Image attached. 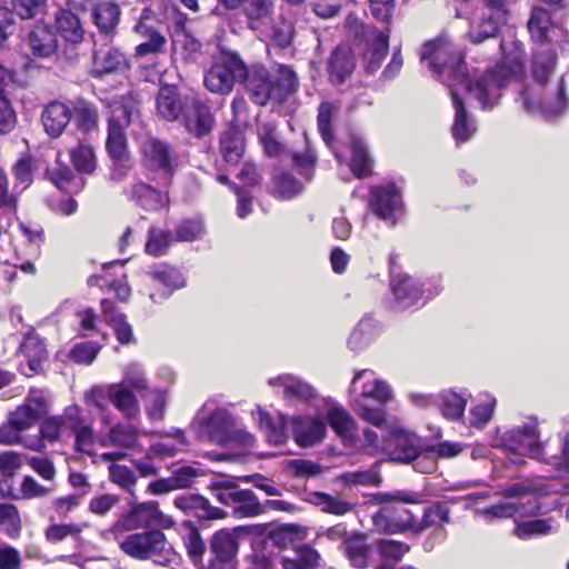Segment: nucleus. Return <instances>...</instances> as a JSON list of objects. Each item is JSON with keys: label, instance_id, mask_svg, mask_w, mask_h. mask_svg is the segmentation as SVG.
Wrapping results in <instances>:
<instances>
[{"label": "nucleus", "instance_id": "f257e3e1", "mask_svg": "<svg viewBox=\"0 0 569 569\" xmlns=\"http://www.w3.org/2000/svg\"><path fill=\"white\" fill-rule=\"evenodd\" d=\"M501 50L502 61L472 82L463 56L450 42L432 40L426 42L421 49V62L431 72L440 76L441 81L450 88L455 107L452 136L458 143L468 141L477 131L475 121L467 114L460 90L472 94L483 110H491L498 104L502 89L512 81L517 82L522 74L519 44H502Z\"/></svg>", "mask_w": 569, "mask_h": 569}, {"label": "nucleus", "instance_id": "f03ea898", "mask_svg": "<svg viewBox=\"0 0 569 569\" xmlns=\"http://www.w3.org/2000/svg\"><path fill=\"white\" fill-rule=\"evenodd\" d=\"M507 43H518L521 50V67H523L525 61V50L521 42L517 40H512L509 42H501L502 44ZM555 66H552L542 77L541 79L537 78L532 72V78L535 80L533 86H526L522 83L525 78V68H522V74L517 82L512 81L507 84L516 86L519 90V101H521L522 107L528 112H540L545 117L551 118L557 117L565 113L569 108V98L567 94V88L563 77L551 80V77L555 71Z\"/></svg>", "mask_w": 569, "mask_h": 569}, {"label": "nucleus", "instance_id": "7ed1b4c3", "mask_svg": "<svg viewBox=\"0 0 569 569\" xmlns=\"http://www.w3.org/2000/svg\"><path fill=\"white\" fill-rule=\"evenodd\" d=\"M528 30L536 43L533 50L531 71L541 77L556 64L557 49L565 52L569 47L568 31L551 21L549 10L535 7L528 21Z\"/></svg>", "mask_w": 569, "mask_h": 569}, {"label": "nucleus", "instance_id": "20e7f679", "mask_svg": "<svg viewBox=\"0 0 569 569\" xmlns=\"http://www.w3.org/2000/svg\"><path fill=\"white\" fill-rule=\"evenodd\" d=\"M242 81L251 100L259 106H264L270 100L283 101L299 86L296 72L283 64L278 67L277 74L270 73L264 67H253L250 71L247 70Z\"/></svg>", "mask_w": 569, "mask_h": 569}, {"label": "nucleus", "instance_id": "39448f33", "mask_svg": "<svg viewBox=\"0 0 569 569\" xmlns=\"http://www.w3.org/2000/svg\"><path fill=\"white\" fill-rule=\"evenodd\" d=\"M120 549L128 556L139 559H150L154 563L176 569L181 563V557L177 553L166 536L160 530H149L131 533L119 541Z\"/></svg>", "mask_w": 569, "mask_h": 569}, {"label": "nucleus", "instance_id": "423d86ee", "mask_svg": "<svg viewBox=\"0 0 569 569\" xmlns=\"http://www.w3.org/2000/svg\"><path fill=\"white\" fill-rule=\"evenodd\" d=\"M496 447L513 455L515 458H510V461L517 466L525 462L523 456L542 462L547 458L546 442L540 440L538 421L536 419H530L503 432Z\"/></svg>", "mask_w": 569, "mask_h": 569}, {"label": "nucleus", "instance_id": "0eeeda50", "mask_svg": "<svg viewBox=\"0 0 569 569\" xmlns=\"http://www.w3.org/2000/svg\"><path fill=\"white\" fill-rule=\"evenodd\" d=\"M87 405L101 411V422L109 425L111 417L106 412V400H109L126 418L133 419L140 412V407L134 393L124 383H112L107 387H93L86 392Z\"/></svg>", "mask_w": 569, "mask_h": 569}, {"label": "nucleus", "instance_id": "6e6552de", "mask_svg": "<svg viewBox=\"0 0 569 569\" xmlns=\"http://www.w3.org/2000/svg\"><path fill=\"white\" fill-rule=\"evenodd\" d=\"M141 163L164 184H169L180 164L176 149L167 141L148 137L140 143Z\"/></svg>", "mask_w": 569, "mask_h": 569}, {"label": "nucleus", "instance_id": "1a4fd4ad", "mask_svg": "<svg viewBox=\"0 0 569 569\" xmlns=\"http://www.w3.org/2000/svg\"><path fill=\"white\" fill-rule=\"evenodd\" d=\"M199 416L200 425L206 429L209 438L220 446H240L250 448L254 437L244 429L237 428L232 415L222 408H216L208 417Z\"/></svg>", "mask_w": 569, "mask_h": 569}, {"label": "nucleus", "instance_id": "9d476101", "mask_svg": "<svg viewBox=\"0 0 569 569\" xmlns=\"http://www.w3.org/2000/svg\"><path fill=\"white\" fill-rule=\"evenodd\" d=\"M386 498L390 502L396 501V503L385 505L372 515L375 530L380 533L392 535L412 528L415 525L412 513L399 502L417 503V495L398 491L393 495H387Z\"/></svg>", "mask_w": 569, "mask_h": 569}, {"label": "nucleus", "instance_id": "9b49d317", "mask_svg": "<svg viewBox=\"0 0 569 569\" xmlns=\"http://www.w3.org/2000/svg\"><path fill=\"white\" fill-rule=\"evenodd\" d=\"M247 76V66L232 52H222L204 74L206 88L218 94H228Z\"/></svg>", "mask_w": 569, "mask_h": 569}, {"label": "nucleus", "instance_id": "f8f14e48", "mask_svg": "<svg viewBox=\"0 0 569 569\" xmlns=\"http://www.w3.org/2000/svg\"><path fill=\"white\" fill-rule=\"evenodd\" d=\"M107 149L114 159H121L127 152L124 129L130 124L136 112V102L130 97H120L109 103Z\"/></svg>", "mask_w": 569, "mask_h": 569}, {"label": "nucleus", "instance_id": "ddd939ff", "mask_svg": "<svg viewBox=\"0 0 569 569\" xmlns=\"http://www.w3.org/2000/svg\"><path fill=\"white\" fill-rule=\"evenodd\" d=\"M140 430L131 423L118 422L97 437L100 447H116L118 450L101 453V460L114 462L127 458V450L142 451Z\"/></svg>", "mask_w": 569, "mask_h": 569}, {"label": "nucleus", "instance_id": "4468645a", "mask_svg": "<svg viewBox=\"0 0 569 569\" xmlns=\"http://www.w3.org/2000/svg\"><path fill=\"white\" fill-rule=\"evenodd\" d=\"M248 531L247 527L216 532L210 542L208 563H200V569H236L240 536Z\"/></svg>", "mask_w": 569, "mask_h": 569}, {"label": "nucleus", "instance_id": "2eb2a0df", "mask_svg": "<svg viewBox=\"0 0 569 569\" xmlns=\"http://www.w3.org/2000/svg\"><path fill=\"white\" fill-rule=\"evenodd\" d=\"M507 4L508 0H486V4L473 12L468 31L472 43L478 44L496 37L507 13Z\"/></svg>", "mask_w": 569, "mask_h": 569}, {"label": "nucleus", "instance_id": "dca6fc26", "mask_svg": "<svg viewBox=\"0 0 569 569\" xmlns=\"http://www.w3.org/2000/svg\"><path fill=\"white\" fill-rule=\"evenodd\" d=\"M369 204L372 212L391 227L403 216L402 196L393 183L373 187Z\"/></svg>", "mask_w": 569, "mask_h": 569}, {"label": "nucleus", "instance_id": "f3484780", "mask_svg": "<svg viewBox=\"0 0 569 569\" xmlns=\"http://www.w3.org/2000/svg\"><path fill=\"white\" fill-rule=\"evenodd\" d=\"M182 119L187 131L197 138L209 134L216 122L210 108L201 100L194 98L184 100Z\"/></svg>", "mask_w": 569, "mask_h": 569}, {"label": "nucleus", "instance_id": "a211bd4d", "mask_svg": "<svg viewBox=\"0 0 569 569\" xmlns=\"http://www.w3.org/2000/svg\"><path fill=\"white\" fill-rule=\"evenodd\" d=\"M383 449L390 450L395 461L408 463L420 457L419 438L400 428H392L388 438H383Z\"/></svg>", "mask_w": 569, "mask_h": 569}, {"label": "nucleus", "instance_id": "6ab92c4d", "mask_svg": "<svg viewBox=\"0 0 569 569\" xmlns=\"http://www.w3.org/2000/svg\"><path fill=\"white\" fill-rule=\"evenodd\" d=\"M134 31L143 41L136 47L137 57L159 54L164 52L167 38L163 30L154 20L142 17L134 26Z\"/></svg>", "mask_w": 569, "mask_h": 569}, {"label": "nucleus", "instance_id": "aec40b11", "mask_svg": "<svg viewBox=\"0 0 569 569\" xmlns=\"http://www.w3.org/2000/svg\"><path fill=\"white\" fill-rule=\"evenodd\" d=\"M391 308L403 311L415 306L422 296L419 282L408 274H397L391 278Z\"/></svg>", "mask_w": 569, "mask_h": 569}, {"label": "nucleus", "instance_id": "412c9836", "mask_svg": "<svg viewBox=\"0 0 569 569\" xmlns=\"http://www.w3.org/2000/svg\"><path fill=\"white\" fill-rule=\"evenodd\" d=\"M366 52L363 53L365 69L369 73H375L382 64L389 48V30H378L376 27L367 29Z\"/></svg>", "mask_w": 569, "mask_h": 569}, {"label": "nucleus", "instance_id": "4be33fe9", "mask_svg": "<svg viewBox=\"0 0 569 569\" xmlns=\"http://www.w3.org/2000/svg\"><path fill=\"white\" fill-rule=\"evenodd\" d=\"M291 429L296 442L300 447H311L320 442L327 430L320 417L297 416L291 419Z\"/></svg>", "mask_w": 569, "mask_h": 569}, {"label": "nucleus", "instance_id": "5701e85b", "mask_svg": "<svg viewBox=\"0 0 569 569\" xmlns=\"http://www.w3.org/2000/svg\"><path fill=\"white\" fill-rule=\"evenodd\" d=\"M128 68L129 60L119 49L113 47L93 49L91 74L94 78L122 72Z\"/></svg>", "mask_w": 569, "mask_h": 569}, {"label": "nucleus", "instance_id": "b1692460", "mask_svg": "<svg viewBox=\"0 0 569 569\" xmlns=\"http://www.w3.org/2000/svg\"><path fill=\"white\" fill-rule=\"evenodd\" d=\"M72 110L63 102L51 101L44 106L41 112V122L44 131L51 138H58L62 134L69 124Z\"/></svg>", "mask_w": 569, "mask_h": 569}, {"label": "nucleus", "instance_id": "393cba45", "mask_svg": "<svg viewBox=\"0 0 569 569\" xmlns=\"http://www.w3.org/2000/svg\"><path fill=\"white\" fill-rule=\"evenodd\" d=\"M361 379L365 380L361 388V396L363 398H371L381 405L392 399L390 386L385 380L376 378L375 373L367 369L360 370L355 375L351 381V391L356 389L358 381Z\"/></svg>", "mask_w": 569, "mask_h": 569}, {"label": "nucleus", "instance_id": "a878e982", "mask_svg": "<svg viewBox=\"0 0 569 569\" xmlns=\"http://www.w3.org/2000/svg\"><path fill=\"white\" fill-rule=\"evenodd\" d=\"M329 426L336 435L346 443L352 445L357 438V426L355 419L341 406L331 403L326 412Z\"/></svg>", "mask_w": 569, "mask_h": 569}, {"label": "nucleus", "instance_id": "bb28decb", "mask_svg": "<svg viewBox=\"0 0 569 569\" xmlns=\"http://www.w3.org/2000/svg\"><path fill=\"white\" fill-rule=\"evenodd\" d=\"M272 387H281L283 397L289 401H309L316 397L315 388L308 382L291 375H281L269 379Z\"/></svg>", "mask_w": 569, "mask_h": 569}, {"label": "nucleus", "instance_id": "cd10ccee", "mask_svg": "<svg viewBox=\"0 0 569 569\" xmlns=\"http://www.w3.org/2000/svg\"><path fill=\"white\" fill-rule=\"evenodd\" d=\"M273 0H247L243 13L251 30L264 31L273 21Z\"/></svg>", "mask_w": 569, "mask_h": 569}, {"label": "nucleus", "instance_id": "c85d7f7f", "mask_svg": "<svg viewBox=\"0 0 569 569\" xmlns=\"http://www.w3.org/2000/svg\"><path fill=\"white\" fill-rule=\"evenodd\" d=\"M173 503L184 513H193L199 518L219 519L224 516L221 509L211 506L210 502L200 495H182L176 497Z\"/></svg>", "mask_w": 569, "mask_h": 569}, {"label": "nucleus", "instance_id": "c756f323", "mask_svg": "<svg viewBox=\"0 0 569 569\" xmlns=\"http://www.w3.org/2000/svg\"><path fill=\"white\" fill-rule=\"evenodd\" d=\"M253 418L259 422L268 442L281 445L287 440V418L282 413L272 417L267 411L258 408L253 412Z\"/></svg>", "mask_w": 569, "mask_h": 569}, {"label": "nucleus", "instance_id": "7c9ffc66", "mask_svg": "<svg viewBox=\"0 0 569 569\" xmlns=\"http://www.w3.org/2000/svg\"><path fill=\"white\" fill-rule=\"evenodd\" d=\"M131 198L147 211H158L169 204L166 192L158 191L144 182H137L131 188Z\"/></svg>", "mask_w": 569, "mask_h": 569}, {"label": "nucleus", "instance_id": "2f4dec72", "mask_svg": "<svg viewBox=\"0 0 569 569\" xmlns=\"http://www.w3.org/2000/svg\"><path fill=\"white\" fill-rule=\"evenodd\" d=\"M188 440L180 429H172L161 436V440L150 446L148 455L159 458H171L188 447Z\"/></svg>", "mask_w": 569, "mask_h": 569}, {"label": "nucleus", "instance_id": "473e14b6", "mask_svg": "<svg viewBox=\"0 0 569 569\" xmlns=\"http://www.w3.org/2000/svg\"><path fill=\"white\" fill-rule=\"evenodd\" d=\"M102 313L109 325L113 328L116 337L121 345H128L133 341V331L124 313L120 312L113 303L103 299L101 301Z\"/></svg>", "mask_w": 569, "mask_h": 569}, {"label": "nucleus", "instance_id": "72a5a7b5", "mask_svg": "<svg viewBox=\"0 0 569 569\" xmlns=\"http://www.w3.org/2000/svg\"><path fill=\"white\" fill-rule=\"evenodd\" d=\"M246 149L244 136L236 128L224 131L220 138V153L223 160L231 166L239 163Z\"/></svg>", "mask_w": 569, "mask_h": 569}, {"label": "nucleus", "instance_id": "f704fd0d", "mask_svg": "<svg viewBox=\"0 0 569 569\" xmlns=\"http://www.w3.org/2000/svg\"><path fill=\"white\" fill-rule=\"evenodd\" d=\"M149 276L154 284L163 287L160 293V297L163 299L168 298L174 290L186 286L183 274L178 269L168 264L156 267L149 272Z\"/></svg>", "mask_w": 569, "mask_h": 569}, {"label": "nucleus", "instance_id": "c9c22d12", "mask_svg": "<svg viewBox=\"0 0 569 569\" xmlns=\"http://www.w3.org/2000/svg\"><path fill=\"white\" fill-rule=\"evenodd\" d=\"M56 30L67 42L77 44L83 40L84 30L82 24L73 12L69 10H59L56 13Z\"/></svg>", "mask_w": 569, "mask_h": 569}, {"label": "nucleus", "instance_id": "e433bc0d", "mask_svg": "<svg viewBox=\"0 0 569 569\" xmlns=\"http://www.w3.org/2000/svg\"><path fill=\"white\" fill-rule=\"evenodd\" d=\"M158 113L168 121H173L184 112V101L172 87H163L157 96Z\"/></svg>", "mask_w": 569, "mask_h": 569}, {"label": "nucleus", "instance_id": "4c0bfd02", "mask_svg": "<svg viewBox=\"0 0 569 569\" xmlns=\"http://www.w3.org/2000/svg\"><path fill=\"white\" fill-rule=\"evenodd\" d=\"M468 399L452 390H445L438 395L437 406L441 416L449 421L462 420Z\"/></svg>", "mask_w": 569, "mask_h": 569}, {"label": "nucleus", "instance_id": "58836bf2", "mask_svg": "<svg viewBox=\"0 0 569 569\" xmlns=\"http://www.w3.org/2000/svg\"><path fill=\"white\" fill-rule=\"evenodd\" d=\"M328 68L333 82H343L355 69V59L350 49L347 47L336 48L329 59Z\"/></svg>", "mask_w": 569, "mask_h": 569}, {"label": "nucleus", "instance_id": "ea45409f", "mask_svg": "<svg viewBox=\"0 0 569 569\" xmlns=\"http://www.w3.org/2000/svg\"><path fill=\"white\" fill-rule=\"evenodd\" d=\"M47 178L60 190L66 193H76L83 187V180L76 177L68 166L61 164L57 159V167L48 168Z\"/></svg>", "mask_w": 569, "mask_h": 569}, {"label": "nucleus", "instance_id": "a19ab883", "mask_svg": "<svg viewBox=\"0 0 569 569\" xmlns=\"http://www.w3.org/2000/svg\"><path fill=\"white\" fill-rule=\"evenodd\" d=\"M319 552L308 545H301L293 550L292 557H282L283 569H320Z\"/></svg>", "mask_w": 569, "mask_h": 569}, {"label": "nucleus", "instance_id": "79ce46f5", "mask_svg": "<svg viewBox=\"0 0 569 569\" xmlns=\"http://www.w3.org/2000/svg\"><path fill=\"white\" fill-rule=\"evenodd\" d=\"M73 113L77 128L84 133H92L99 128V113L97 107L83 99L73 103Z\"/></svg>", "mask_w": 569, "mask_h": 569}, {"label": "nucleus", "instance_id": "37998d69", "mask_svg": "<svg viewBox=\"0 0 569 569\" xmlns=\"http://www.w3.org/2000/svg\"><path fill=\"white\" fill-rule=\"evenodd\" d=\"M341 549L352 567L363 569L369 565V547L363 536L355 535L346 538Z\"/></svg>", "mask_w": 569, "mask_h": 569}, {"label": "nucleus", "instance_id": "c03bdc74", "mask_svg": "<svg viewBox=\"0 0 569 569\" xmlns=\"http://www.w3.org/2000/svg\"><path fill=\"white\" fill-rule=\"evenodd\" d=\"M29 47L36 57L48 58L57 51V39L46 27H37L29 34Z\"/></svg>", "mask_w": 569, "mask_h": 569}, {"label": "nucleus", "instance_id": "a18cd8bd", "mask_svg": "<svg viewBox=\"0 0 569 569\" xmlns=\"http://www.w3.org/2000/svg\"><path fill=\"white\" fill-rule=\"evenodd\" d=\"M231 507L233 516L238 518H253L264 511L256 495L244 489H239Z\"/></svg>", "mask_w": 569, "mask_h": 569}, {"label": "nucleus", "instance_id": "49530a36", "mask_svg": "<svg viewBox=\"0 0 569 569\" xmlns=\"http://www.w3.org/2000/svg\"><path fill=\"white\" fill-rule=\"evenodd\" d=\"M377 335V323L369 317L362 318L348 339V347L352 351H360L366 348Z\"/></svg>", "mask_w": 569, "mask_h": 569}, {"label": "nucleus", "instance_id": "de8ad7c7", "mask_svg": "<svg viewBox=\"0 0 569 569\" xmlns=\"http://www.w3.org/2000/svg\"><path fill=\"white\" fill-rule=\"evenodd\" d=\"M350 150L352 152L349 167L357 178L366 177L371 171V159L366 143L359 137H352L350 140Z\"/></svg>", "mask_w": 569, "mask_h": 569}, {"label": "nucleus", "instance_id": "09e8293b", "mask_svg": "<svg viewBox=\"0 0 569 569\" xmlns=\"http://www.w3.org/2000/svg\"><path fill=\"white\" fill-rule=\"evenodd\" d=\"M93 20L102 33L112 32L120 18V8L113 2H100L93 10Z\"/></svg>", "mask_w": 569, "mask_h": 569}, {"label": "nucleus", "instance_id": "8fccbe9b", "mask_svg": "<svg viewBox=\"0 0 569 569\" xmlns=\"http://www.w3.org/2000/svg\"><path fill=\"white\" fill-rule=\"evenodd\" d=\"M140 521H143V527L150 526L156 522L164 528H171L174 521L171 517L166 516L159 509V505L156 501L142 502L133 507Z\"/></svg>", "mask_w": 569, "mask_h": 569}, {"label": "nucleus", "instance_id": "3c124183", "mask_svg": "<svg viewBox=\"0 0 569 569\" xmlns=\"http://www.w3.org/2000/svg\"><path fill=\"white\" fill-rule=\"evenodd\" d=\"M249 569H274L276 555L272 548H269L264 542L257 541L252 546V552L248 556Z\"/></svg>", "mask_w": 569, "mask_h": 569}, {"label": "nucleus", "instance_id": "603ef678", "mask_svg": "<svg viewBox=\"0 0 569 569\" xmlns=\"http://www.w3.org/2000/svg\"><path fill=\"white\" fill-rule=\"evenodd\" d=\"M496 406V398L486 396L481 402L469 410V426L478 429L483 428L492 419Z\"/></svg>", "mask_w": 569, "mask_h": 569}, {"label": "nucleus", "instance_id": "864d4df0", "mask_svg": "<svg viewBox=\"0 0 569 569\" xmlns=\"http://www.w3.org/2000/svg\"><path fill=\"white\" fill-rule=\"evenodd\" d=\"M52 492L50 487L42 486L31 476H24L20 488L8 495L14 500L44 498Z\"/></svg>", "mask_w": 569, "mask_h": 569}, {"label": "nucleus", "instance_id": "5fc2aeb1", "mask_svg": "<svg viewBox=\"0 0 569 569\" xmlns=\"http://www.w3.org/2000/svg\"><path fill=\"white\" fill-rule=\"evenodd\" d=\"M71 161L79 172H93L96 169V154L93 148L87 142H79V144L71 151Z\"/></svg>", "mask_w": 569, "mask_h": 569}, {"label": "nucleus", "instance_id": "6e6d98bb", "mask_svg": "<svg viewBox=\"0 0 569 569\" xmlns=\"http://www.w3.org/2000/svg\"><path fill=\"white\" fill-rule=\"evenodd\" d=\"M449 522V509L440 503L428 507L422 517L421 529L436 528L441 529L445 523ZM437 537L443 538L442 530H438Z\"/></svg>", "mask_w": 569, "mask_h": 569}, {"label": "nucleus", "instance_id": "4d7b16f0", "mask_svg": "<svg viewBox=\"0 0 569 569\" xmlns=\"http://www.w3.org/2000/svg\"><path fill=\"white\" fill-rule=\"evenodd\" d=\"M204 224L200 218L184 219L180 221L174 230V239L181 242H191L204 234Z\"/></svg>", "mask_w": 569, "mask_h": 569}, {"label": "nucleus", "instance_id": "13d9d810", "mask_svg": "<svg viewBox=\"0 0 569 569\" xmlns=\"http://www.w3.org/2000/svg\"><path fill=\"white\" fill-rule=\"evenodd\" d=\"M551 531V519H536L518 523L515 533L520 539H531L549 535Z\"/></svg>", "mask_w": 569, "mask_h": 569}, {"label": "nucleus", "instance_id": "bf43d9fd", "mask_svg": "<svg viewBox=\"0 0 569 569\" xmlns=\"http://www.w3.org/2000/svg\"><path fill=\"white\" fill-rule=\"evenodd\" d=\"M183 542L190 560L193 565L199 566L206 552V545L196 527L188 525V531L183 537Z\"/></svg>", "mask_w": 569, "mask_h": 569}, {"label": "nucleus", "instance_id": "052dcab7", "mask_svg": "<svg viewBox=\"0 0 569 569\" xmlns=\"http://www.w3.org/2000/svg\"><path fill=\"white\" fill-rule=\"evenodd\" d=\"M108 470L111 482L118 485L130 495H133L137 477L132 469L123 465L111 463Z\"/></svg>", "mask_w": 569, "mask_h": 569}, {"label": "nucleus", "instance_id": "680f3d73", "mask_svg": "<svg viewBox=\"0 0 569 569\" xmlns=\"http://www.w3.org/2000/svg\"><path fill=\"white\" fill-rule=\"evenodd\" d=\"M302 191V184L289 173H281L273 179V193L282 199H290Z\"/></svg>", "mask_w": 569, "mask_h": 569}, {"label": "nucleus", "instance_id": "e2e57ef3", "mask_svg": "<svg viewBox=\"0 0 569 569\" xmlns=\"http://www.w3.org/2000/svg\"><path fill=\"white\" fill-rule=\"evenodd\" d=\"M171 241L172 236L169 231L151 228L148 233L146 251L151 256L159 257L167 251Z\"/></svg>", "mask_w": 569, "mask_h": 569}, {"label": "nucleus", "instance_id": "0e129e2a", "mask_svg": "<svg viewBox=\"0 0 569 569\" xmlns=\"http://www.w3.org/2000/svg\"><path fill=\"white\" fill-rule=\"evenodd\" d=\"M378 549L381 556V560L385 563L399 562L402 557L409 551V546L407 543L391 540V539H382L378 542Z\"/></svg>", "mask_w": 569, "mask_h": 569}, {"label": "nucleus", "instance_id": "69168bd1", "mask_svg": "<svg viewBox=\"0 0 569 569\" xmlns=\"http://www.w3.org/2000/svg\"><path fill=\"white\" fill-rule=\"evenodd\" d=\"M146 399V411L151 420H161L164 416L167 393L164 390L153 389L143 396Z\"/></svg>", "mask_w": 569, "mask_h": 569}, {"label": "nucleus", "instance_id": "338daca9", "mask_svg": "<svg viewBox=\"0 0 569 569\" xmlns=\"http://www.w3.org/2000/svg\"><path fill=\"white\" fill-rule=\"evenodd\" d=\"M209 489L212 496L224 506H232L233 499L236 498L239 487L229 480H214L211 481Z\"/></svg>", "mask_w": 569, "mask_h": 569}, {"label": "nucleus", "instance_id": "774afa93", "mask_svg": "<svg viewBox=\"0 0 569 569\" xmlns=\"http://www.w3.org/2000/svg\"><path fill=\"white\" fill-rule=\"evenodd\" d=\"M268 28H270L269 37L276 46L286 48L291 43L293 27L290 21L280 18L277 22L272 21Z\"/></svg>", "mask_w": 569, "mask_h": 569}]
</instances>
